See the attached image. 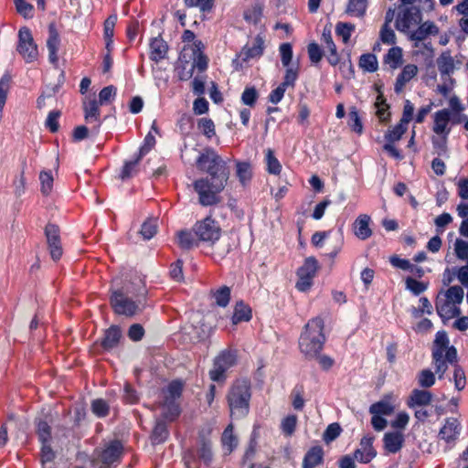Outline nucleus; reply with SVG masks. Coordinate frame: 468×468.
Segmentation results:
<instances>
[{"instance_id":"1","label":"nucleus","mask_w":468,"mask_h":468,"mask_svg":"<svg viewBox=\"0 0 468 468\" xmlns=\"http://www.w3.org/2000/svg\"><path fill=\"white\" fill-rule=\"evenodd\" d=\"M324 321L320 317L311 319L299 339L301 352L308 358H314L319 355L325 342L324 335Z\"/></svg>"},{"instance_id":"2","label":"nucleus","mask_w":468,"mask_h":468,"mask_svg":"<svg viewBox=\"0 0 468 468\" xmlns=\"http://www.w3.org/2000/svg\"><path fill=\"white\" fill-rule=\"evenodd\" d=\"M463 295V289L458 285L439 292L435 306L437 314L444 323L461 314L460 305Z\"/></svg>"},{"instance_id":"3","label":"nucleus","mask_w":468,"mask_h":468,"mask_svg":"<svg viewBox=\"0 0 468 468\" xmlns=\"http://www.w3.org/2000/svg\"><path fill=\"white\" fill-rule=\"evenodd\" d=\"M432 358L435 367V374L438 375L439 378L443 377L449 365L454 366L453 381L455 388L458 391H461L465 388V374L463 368L456 365L457 352L455 348H451L446 353H441V351H432Z\"/></svg>"},{"instance_id":"4","label":"nucleus","mask_w":468,"mask_h":468,"mask_svg":"<svg viewBox=\"0 0 468 468\" xmlns=\"http://www.w3.org/2000/svg\"><path fill=\"white\" fill-rule=\"evenodd\" d=\"M197 167L208 174L211 179H229V169L227 163L212 149H205L197 157Z\"/></svg>"},{"instance_id":"5","label":"nucleus","mask_w":468,"mask_h":468,"mask_svg":"<svg viewBox=\"0 0 468 468\" xmlns=\"http://www.w3.org/2000/svg\"><path fill=\"white\" fill-rule=\"evenodd\" d=\"M229 179L200 178L193 186L198 195V201L203 207L217 205L221 201L219 194L225 188Z\"/></svg>"},{"instance_id":"6","label":"nucleus","mask_w":468,"mask_h":468,"mask_svg":"<svg viewBox=\"0 0 468 468\" xmlns=\"http://www.w3.org/2000/svg\"><path fill=\"white\" fill-rule=\"evenodd\" d=\"M250 385L246 379L237 380L228 394V402L232 415L243 417L249 411Z\"/></svg>"},{"instance_id":"7","label":"nucleus","mask_w":468,"mask_h":468,"mask_svg":"<svg viewBox=\"0 0 468 468\" xmlns=\"http://www.w3.org/2000/svg\"><path fill=\"white\" fill-rule=\"evenodd\" d=\"M183 390L182 382L176 380L171 382L164 391L163 417L168 420H174L180 413L179 405L176 400L180 398Z\"/></svg>"},{"instance_id":"8","label":"nucleus","mask_w":468,"mask_h":468,"mask_svg":"<svg viewBox=\"0 0 468 468\" xmlns=\"http://www.w3.org/2000/svg\"><path fill=\"white\" fill-rule=\"evenodd\" d=\"M237 363V351L225 349L216 356L209 377L212 381L223 382L227 378V371Z\"/></svg>"},{"instance_id":"9","label":"nucleus","mask_w":468,"mask_h":468,"mask_svg":"<svg viewBox=\"0 0 468 468\" xmlns=\"http://www.w3.org/2000/svg\"><path fill=\"white\" fill-rule=\"evenodd\" d=\"M422 15L420 8L416 6L401 7L398 13L395 27L404 34L410 37L411 32L420 24Z\"/></svg>"},{"instance_id":"10","label":"nucleus","mask_w":468,"mask_h":468,"mask_svg":"<svg viewBox=\"0 0 468 468\" xmlns=\"http://www.w3.org/2000/svg\"><path fill=\"white\" fill-rule=\"evenodd\" d=\"M111 303L115 313L126 316H133L142 310L141 299L136 301L125 295L123 290H113L111 296Z\"/></svg>"},{"instance_id":"11","label":"nucleus","mask_w":468,"mask_h":468,"mask_svg":"<svg viewBox=\"0 0 468 468\" xmlns=\"http://www.w3.org/2000/svg\"><path fill=\"white\" fill-rule=\"evenodd\" d=\"M16 50L27 63L37 60L38 57L37 47L35 44L31 31L26 27L18 31Z\"/></svg>"},{"instance_id":"12","label":"nucleus","mask_w":468,"mask_h":468,"mask_svg":"<svg viewBox=\"0 0 468 468\" xmlns=\"http://www.w3.org/2000/svg\"><path fill=\"white\" fill-rule=\"evenodd\" d=\"M317 269L318 262L314 258L310 257L305 260L303 265L299 268L297 271L298 281L296 282V288L299 291L306 292L310 289Z\"/></svg>"},{"instance_id":"13","label":"nucleus","mask_w":468,"mask_h":468,"mask_svg":"<svg viewBox=\"0 0 468 468\" xmlns=\"http://www.w3.org/2000/svg\"><path fill=\"white\" fill-rule=\"evenodd\" d=\"M194 231L197 239L205 242H214L220 236L218 225L209 217L197 222L194 227Z\"/></svg>"},{"instance_id":"14","label":"nucleus","mask_w":468,"mask_h":468,"mask_svg":"<svg viewBox=\"0 0 468 468\" xmlns=\"http://www.w3.org/2000/svg\"><path fill=\"white\" fill-rule=\"evenodd\" d=\"M462 431V425L458 419L451 417L445 420L443 426L439 431V439L443 441L447 447L445 451L452 448L458 440Z\"/></svg>"},{"instance_id":"15","label":"nucleus","mask_w":468,"mask_h":468,"mask_svg":"<svg viewBox=\"0 0 468 468\" xmlns=\"http://www.w3.org/2000/svg\"><path fill=\"white\" fill-rule=\"evenodd\" d=\"M451 115L452 113L449 109L440 110L433 114L432 131L436 134L441 137H448L451 132L450 123L461 122V118L452 119Z\"/></svg>"},{"instance_id":"16","label":"nucleus","mask_w":468,"mask_h":468,"mask_svg":"<svg viewBox=\"0 0 468 468\" xmlns=\"http://www.w3.org/2000/svg\"><path fill=\"white\" fill-rule=\"evenodd\" d=\"M213 459L211 445L209 441H202L197 449V454L188 453L185 457V463L187 468H200V464L208 466Z\"/></svg>"},{"instance_id":"17","label":"nucleus","mask_w":468,"mask_h":468,"mask_svg":"<svg viewBox=\"0 0 468 468\" xmlns=\"http://www.w3.org/2000/svg\"><path fill=\"white\" fill-rule=\"evenodd\" d=\"M121 285V278L116 277L112 280V291L113 290H123L126 296H138L144 297L146 291L144 288V282L140 277H135L131 281L125 280L123 285Z\"/></svg>"},{"instance_id":"18","label":"nucleus","mask_w":468,"mask_h":468,"mask_svg":"<svg viewBox=\"0 0 468 468\" xmlns=\"http://www.w3.org/2000/svg\"><path fill=\"white\" fill-rule=\"evenodd\" d=\"M100 105L95 98L87 99L83 102L85 121L88 124H92L90 131L94 135L99 133L101 126Z\"/></svg>"},{"instance_id":"19","label":"nucleus","mask_w":468,"mask_h":468,"mask_svg":"<svg viewBox=\"0 0 468 468\" xmlns=\"http://www.w3.org/2000/svg\"><path fill=\"white\" fill-rule=\"evenodd\" d=\"M45 234L51 258L54 261L59 260L62 256V247L58 228L56 225L48 224L45 229Z\"/></svg>"},{"instance_id":"20","label":"nucleus","mask_w":468,"mask_h":468,"mask_svg":"<svg viewBox=\"0 0 468 468\" xmlns=\"http://www.w3.org/2000/svg\"><path fill=\"white\" fill-rule=\"evenodd\" d=\"M371 218L367 214H360L354 221L352 229L354 235L361 240L369 239L373 231L370 228Z\"/></svg>"},{"instance_id":"21","label":"nucleus","mask_w":468,"mask_h":468,"mask_svg":"<svg viewBox=\"0 0 468 468\" xmlns=\"http://www.w3.org/2000/svg\"><path fill=\"white\" fill-rule=\"evenodd\" d=\"M60 45L59 34L54 24L48 27V37L47 39V48L48 50V60L57 66L58 62V50Z\"/></svg>"},{"instance_id":"22","label":"nucleus","mask_w":468,"mask_h":468,"mask_svg":"<svg viewBox=\"0 0 468 468\" xmlns=\"http://www.w3.org/2000/svg\"><path fill=\"white\" fill-rule=\"evenodd\" d=\"M122 451V443L115 441L111 442L104 450H102L98 458L103 464L111 465L119 461Z\"/></svg>"},{"instance_id":"23","label":"nucleus","mask_w":468,"mask_h":468,"mask_svg":"<svg viewBox=\"0 0 468 468\" xmlns=\"http://www.w3.org/2000/svg\"><path fill=\"white\" fill-rule=\"evenodd\" d=\"M439 34V27L434 22L426 21L420 24L412 32L410 37L414 41H423L429 36H436Z\"/></svg>"},{"instance_id":"24","label":"nucleus","mask_w":468,"mask_h":468,"mask_svg":"<svg viewBox=\"0 0 468 468\" xmlns=\"http://www.w3.org/2000/svg\"><path fill=\"white\" fill-rule=\"evenodd\" d=\"M418 67L414 64H407L403 67L401 72L398 75L394 90L396 93H400L406 84L410 82L418 74Z\"/></svg>"},{"instance_id":"25","label":"nucleus","mask_w":468,"mask_h":468,"mask_svg":"<svg viewBox=\"0 0 468 468\" xmlns=\"http://www.w3.org/2000/svg\"><path fill=\"white\" fill-rule=\"evenodd\" d=\"M404 441L401 431L387 432L383 437L384 448L389 453H396L403 447Z\"/></svg>"},{"instance_id":"26","label":"nucleus","mask_w":468,"mask_h":468,"mask_svg":"<svg viewBox=\"0 0 468 468\" xmlns=\"http://www.w3.org/2000/svg\"><path fill=\"white\" fill-rule=\"evenodd\" d=\"M189 48L193 52V64L191 66L194 70L197 68L198 70L203 71L207 67V58L203 54L204 44L202 41H195L191 45H189Z\"/></svg>"},{"instance_id":"27","label":"nucleus","mask_w":468,"mask_h":468,"mask_svg":"<svg viewBox=\"0 0 468 468\" xmlns=\"http://www.w3.org/2000/svg\"><path fill=\"white\" fill-rule=\"evenodd\" d=\"M264 40L261 37L257 36L251 46H246L240 52V56L244 61L250 58H259L263 53Z\"/></svg>"},{"instance_id":"28","label":"nucleus","mask_w":468,"mask_h":468,"mask_svg":"<svg viewBox=\"0 0 468 468\" xmlns=\"http://www.w3.org/2000/svg\"><path fill=\"white\" fill-rule=\"evenodd\" d=\"M432 395L430 391L424 389H413L409 400L408 406L414 408L416 406H427L431 403Z\"/></svg>"},{"instance_id":"29","label":"nucleus","mask_w":468,"mask_h":468,"mask_svg":"<svg viewBox=\"0 0 468 468\" xmlns=\"http://www.w3.org/2000/svg\"><path fill=\"white\" fill-rule=\"evenodd\" d=\"M251 316L252 314L250 307L244 302L240 301L235 304L231 321L233 324H238L241 322H249L251 319Z\"/></svg>"},{"instance_id":"30","label":"nucleus","mask_w":468,"mask_h":468,"mask_svg":"<svg viewBox=\"0 0 468 468\" xmlns=\"http://www.w3.org/2000/svg\"><path fill=\"white\" fill-rule=\"evenodd\" d=\"M437 66L441 75L449 76L454 71V60L450 51H444L439 56Z\"/></svg>"},{"instance_id":"31","label":"nucleus","mask_w":468,"mask_h":468,"mask_svg":"<svg viewBox=\"0 0 468 468\" xmlns=\"http://www.w3.org/2000/svg\"><path fill=\"white\" fill-rule=\"evenodd\" d=\"M391 399V396H388L384 399L372 404L369 412L373 415H390L395 408Z\"/></svg>"},{"instance_id":"32","label":"nucleus","mask_w":468,"mask_h":468,"mask_svg":"<svg viewBox=\"0 0 468 468\" xmlns=\"http://www.w3.org/2000/svg\"><path fill=\"white\" fill-rule=\"evenodd\" d=\"M324 452L320 446L311 448L306 453L303 467V468H314L316 465L322 463Z\"/></svg>"},{"instance_id":"33","label":"nucleus","mask_w":468,"mask_h":468,"mask_svg":"<svg viewBox=\"0 0 468 468\" xmlns=\"http://www.w3.org/2000/svg\"><path fill=\"white\" fill-rule=\"evenodd\" d=\"M368 0H348L346 13L354 17L361 18L366 15Z\"/></svg>"},{"instance_id":"34","label":"nucleus","mask_w":468,"mask_h":468,"mask_svg":"<svg viewBox=\"0 0 468 468\" xmlns=\"http://www.w3.org/2000/svg\"><path fill=\"white\" fill-rule=\"evenodd\" d=\"M384 62L392 69H396L400 67L403 62L402 48L399 47H393L389 48L384 58Z\"/></svg>"},{"instance_id":"35","label":"nucleus","mask_w":468,"mask_h":468,"mask_svg":"<svg viewBox=\"0 0 468 468\" xmlns=\"http://www.w3.org/2000/svg\"><path fill=\"white\" fill-rule=\"evenodd\" d=\"M121 336L120 329L117 326H112L105 332L101 346L104 349L110 350L118 345Z\"/></svg>"},{"instance_id":"36","label":"nucleus","mask_w":468,"mask_h":468,"mask_svg":"<svg viewBox=\"0 0 468 468\" xmlns=\"http://www.w3.org/2000/svg\"><path fill=\"white\" fill-rule=\"evenodd\" d=\"M151 48V59L154 61H159L165 58L167 52V46L165 42L162 38L155 37L152 40L150 44Z\"/></svg>"},{"instance_id":"37","label":"nucleus","mask_w":468,"mask_h":468,"mask_svg":"<svg viewBox=\"0 0 468 468\" xmlns=\"http://www.w3.org/2000/svg\"><path fill=\"white\" fill-rule=\"evenodd\" d=\"M222 446L227 453H230L238 445V439L233 433V426L229 424L222 433Z\"/></svg>"},{"instance_id":"38","label":"nucleus","mask_w":468,"mask_h":468,"mask_svg":"<svg viewBox=\"0 0 468 468\" xmlns=\"http://www.w3.org/2000/svg\"><path fill=\"white\" fill-rule=\"evenodd\" d=\"M355 29L356 26L348 22H338L335 25V33L339 37L342 38L345 44L348 43Z\"/></svg>"},{"instance_id":"39","label":"nucleus","mask_w":468,"mask_h":468,"mask_svg":"<svg viewBox=\"0 0 468 468\" xmlns=\"http://www.w3.org/2000/svg\"><path fill=\"white\" fill-rule=\"evenodd\" d=\"M265 162L268 173L275 176L280 175L282 171V165L274 156L273 151L270 148L265 151Z\"/></svg>"},{"instance_id":"40","label":"nucleus","mask_w":468,"mask_h":468,"mask_svg":"<svg viewBox=\"0 0 468 468\" xmlns=\"http://www.w3.org/2000/svg\"><path fill=\"white\" fill-rule=\"evenodd\" d=\"M360 448L367 450V454L360 457V463H368L377 455V452L373 447V438L363 437L360 441Z\"/></svg>"},{"instance_id":"41","label":"nucleus","mask_w":468,"mask_h":468,"mask_svg":"<svg viewBox=\"0 0 468 468\" xmlns=\"http://www.w3.org/2000/svg\"><path fill=\"white\" fill-rule=\"evenodd\" d=\"M298 419L295 415H288L281 421V431L286 437L292 436L296 429Z\"/></svg>"},{"instance_id":"42","label":"nucleus","mask_w":468,"mask_h":468,"mask_svg":"<svg viewBox=\"0 0 468 468\" xmlns=\"http://www.w3.org/2000/svg\"><path fill=\"white\" fill-rule=\"evenodd\" d=\"M237 176L239 182L245 186L252 177L251 166L249 163H237Z\"/></svg>"},{"instance_id":"43","label":"nucleus","mask_w":468,"mask_h":468,"mask_svg":"<svg viewBox=\"0 0 468 468\" xmlns=\"http://www.w3.org/2000/svg\"><path fill=\"white\" fill-rule=\"evenodd\" d=\"M177 242L182 249L189 250L197 246V239L187 230H182L177 234Z\"/></svg>"},{"instance_id":"44","label":"nucleus","mask_w":468,"mask_h":468,"mask_svg":"<svg viewBox=\"0 0 468 468\" xmlns=\"http://www.w3.org/2000/svg\"><path fill=\"white\" fill-rule=\"evenodd\" d=\"M168 437V431L163 420H157L152 433V440L154 443H162Z\"/></svg>"},{"instance_id":"45","label":"nucleus","mask_w":468,"mask_h":468,"mask_svg":"<svg viewBox=\"0 0 468 468\" xmlns=\"http://www.w3.org/2000/svg\"><path fill=\"white\" fill-rule=\"evenodd\" d=\"M453 346H449V339L445 332H438L433 344L432 351H441V353L448 352Z\"/></svg>"},{"instance_id":"46","label":"nucleus","mask_w":468,"mask_h":468,"mask_svg":"<svg viewBox=\"0 0 468 468\" xmlns=\"http://www.w3.org/2000/svg\"><path fill=\"white\" fill-rule=\"evenodd\" d=\"M407 128H408V124L399 121V123H398L391 130L388 131L385 137L389 143L397 142L401 138V136L407 131Z\"/></svg>"},{"instance_id":"47","label":"nucleus","mask_w":468,"mask_h":468,"mask_svg":"<svg viewBox=\"0 0 468 468\" xmlns=\"http://www.w3.org/2000/svg\"><path fill=\"white\" fill-rule=\"evenodd\" d=\"M348 117V125L351 128V130L356 133L357 134H361L363 132V124L356 107H352L350 109Z\"/></svg>"},{"instance_id":"48","label":"nucleus","mask_w":468,"mask_h":468,"mask_svg":"<svg viewBox=\"0 0 468 468\" xmlns=\"http://www.w3.org/2000/svg\"><path fill=\"white\" fill-rule=\"evenodd\" d=\"M359 66L368 71L374 72L378 69V60L375 55L373 54H364L360 57Z\"/></svg>"},{"instance_id":"49","label":"nucleus","mask_w":468,"mask_h":468,"mask_svg":"<svg viewBox=\"0 0 468 468\" xmlns=\"http://www.w3.org/2000/svg\"><path fill=\"white\" fill-rule=\"evenodd\" d=\"M142 159V156L139 154L134 160L125 162L123 168L121 173V178L122 180L130 178L133 176L137 172V165Z\"/></svg>"},{"instance_id":"50","label":"nucleus","mask_w":468,"mask_h":468,"mask_svg":"<svg viewBox=\"0 0 468 468\" xmlns=\"http://www.w3.org/2000/svg\"><path fill=\"white\" fill-rule=\"evenodd\" d=\"M109 410V404L102 399H97L91 402V410L99 418L107 416Z\"/></svg>"},{"instance_id":"51","label":"nucleus","mask_w":468,"mask_h":468,"mask_svg":"<svg viewBox=\"0 0 468 468\" xmlns=\"http://www.w3.org/2000/svg\"><path fill=\"white\" fill-rule=\"evenodd\" d=\"M214 299L218 306L225 307L229 303L230 299V289L227 286H223L217 290L214 294Z\"/></svg>"},{"instance_id":"52","label":"nucleus","mask_w":468,"mask_h":468,"mask_svg":"<svg viewBox=\"0 0 468 468\" xmlns=\"http://www.w3.org/2000/svg\"><path fill=\"white\" fill-rule=\"evenodd\" d=\"M41 184V192L44 195H48L53 187V176L50 171H42L39 175Z\"/></svg>"},{"instance_id":"53","label":"nucleus","mask_w":468,"mask_h":468,"mask_svg":"<svg viewBox=\"0 0 468 468\" xmlns=\"http://www.w3.org/2000/svg\"><path fill=\"white\" fill-rule=\"evenodd\" d=\"M375 106L377 108V115L380 121H387L389 115L388 112V105L386 103V100L384 99L383 95L379 94L377 97Z\"/></svg>"},{"instance_id":"54","label":"nucleus","mask_w":468,"mask_h":468,"mask_svg":"<svg viewBox=\"0 0 468 468\" xmlns=\"http://www.w3.org/2000/svg\"><path fill=\"white\" fill-rule=\"evenodd\" d=\"M189 7H197L201 12H210L214 7V0H184Z\"/></svg>"},{"instance_id":"55","label":"nucleus","mask_w":468,"mask_h":468,"mask_svg":"<svg viewBox=\"0 0 468 468\" xmlns=\"http://www.w3.org/2000/svg\"><path fill=\"white\" fill-rule=\"evenodd\" d=\"M117 21L116 16H110L104 22V37L107 42V48H109L112 38L113 37L114 27Z\"/></svg>"},{"instance_id":"56","label":"nucleus","mask_w":468,"mask_h":468,"mask_svg":"<svg viewBox=\"0 0 468 468\" xmlns=\"http://www.w3.org/2000/svg\"><path fill=\"white\" fill-rule=\"evenodd\" d=\"M156 229H157L156 219H148L143 224L142 229H141V234L144 237V239H150L155 235Z\"/></svg>"},{"instance_id":"57","label":"nucleus","mask_w":468,"mask_h":468,"mask_svg":"<svg viewBox=\"0 0 468 468\" xmlns=\"http://www.w3.org/2000/svg\"><path fill=\"white\" fill-rule=\"evenodd\" d=\"M37 432L41 443L49 442L51 431L49 425L43 420H39L37 425Z\"/></svg>"},{"instance_id":"58","label":"nucleus","mask_w":468,"mask_h":468,"mask_svg":"<svg viewBox=\"0 0 468 468\" xmlns=\"http://www.w3.org/2000/svg\"><path fill=\"white\" fill-rule=\"evenodd\" d=\"M379 37L382 43L387 45H392L396 42V35L394 30L390 27V26L383 25L380 32Z\"/></svg>"},{"instance_id":"59","label":"nucleus","mask_w":468,"mask_h":468,"mask_svg":"<svg viewBox=\"0 0 468 468\" xmlns=\"http://www.w3.org/2000/svg\"><path fill=\"white\" fill-rule=\"evenodd\" d=\"M418 381L420 387L430 388L435 383V376L430 369H424L420 372Z\"/></svg>"},{"instance_id":"60","label":"nucleus","mask_w":468,"mask_h":468,"mask_svg":"<svg viewBox=\"0 0 468 468\" xmlns=\"http://www.w3.org/2000/svg\"><path fill=\"white\" fill-rule=\"evenodd\" d=\"M454 252L459 260H468V241L456 239L454 242Z\"/></svg>"},{"instance_id":"61","label":"nucleus","mask_w":468,"mask_h":468,"mask_svg":"<svg viewBox=\"0 0 468 468\" xmlns=\"http://www.w3.org/2000/svg\"><path fill=\"white\" fill-rule=\"evenodd\" d=\"M16 9L17 13L22 16L24 18H32L34 16V7L31 4L27 3L26 0L20 1L15 4Z\"/></svg>"},{"instance_id":"62","label":"nucleus","mask_w":468,"mask_h":468,"mask_svg":"<svg viewBox=\"0 0 468 468\" xmlns=\"http://www.w3.org/2000/svg\"><path fill=\"white\" fill-rule=\"evenodd\" d=\"M56 454L54 451L51 449L50 445L48 443H42L40 460L43 465V468H46L48 463H50L54 461Z\"/></svg>"},{"instance_id":"63","label":"nucleus","mask_w":468,"mask_h":468,"mask_svg":"<svg viewBox=\"0 0 468 468\" xmlns=\"http://www.w3.org/2000/svg\"><path fill=\"white\" fill-rule=\"evenodd\" d=\"M116 95V88L112 85L104 87L99 93V103L101 105L109 103Z\"/></svg>"},{"instance_id":"64","label":"nucleus","mask_w":468,"mask_h":468,"mask_svg":"<svg viewBox=\"0 0 468 468\" xmlns=\"http://www.w3.org/2000/svg\"><path fill=\"white\" fill-rule=\"evenodd\" d=\"M406 288L410 290L413 294L419 295L426 291L427 284L413 278H407Z\"/></svg>"}]
</instances>
